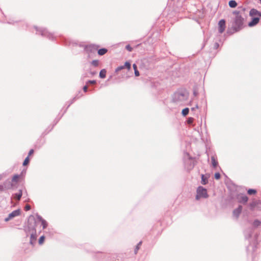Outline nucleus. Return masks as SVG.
<instances>
[{
  "label": "nucleus",
  "mask_w": 261,
  "mask_h": 261,
  "mask_svg": "<svg viewBox=\"0 0 261 261\" xmlns=\"http://www.w3.org/2000/svg\"><path fill=\"white\" fill-rule=\"evenodd\" d=\"M189 97V93L185 89H179L172 95V101L177 105H181Z\"/></svg>",
  "instance_id": "1"
},
{
  "label": "nucleus",
  "mask_w": 261,
  "mask_h": 261,
  "mask_svg": "<svg viewBox=\"0 0 261 261\" xmlns=\"http://www.w3.org/2000/svg\"><path fill=\"white\" fill-rule=\"evenodd\" d=\"M233 14L236 16L232 27L235 32H238L243 28L244 18L240 15L239 11H235Z\"/></svg>",
  "instance_id": "2"
},
{
  "label": "nucleus",
  "mask_w": 261,
  "mask_h": 261,
  "mask_svg": "<svg viewBox=\"0 0 261 261\" xmlns=\"http://www.w3.org/2000/svg\"><path fill=\"white\" fill-rule=\"evenodd\" d=\"M35 28L37 31V34H40L42 36L46 37L50 40H53L54 38V35L48 32L46 29L37 27H35Z\"/></svg>",
  "instance_id": "3"
},
{
  "label": "nucleus",
  "mask_w": 261,
  "mask_h": 261,
  "mask_svg": "<svg viewBox=\"0 0 261 261\" xmlns=\"http://www.w3.org/2000/svg\"><path fill=\"white\" fill-rule=\"evenodd\" d=\"M208 197V195L206 189L202 186L198 187L197 189L196 199L199 200L201 198H207Z\"/></svg>",
  "instance_id": "4"
},
{
  "label": "nucleus",
  "mask_w": 261,
  "mask_h": 261,
  "mask_svg": "<svg viewBox=\"0 0 261 261\" xmlns=\"http://www.w3.org/2000/svg\"><path fill=\"white\" fill-rule=\"evenodd\" d=\"M186 154L188 158L184 161L185 167L188 171H190L195 166V163L193 159L189 156V154L187 153Z\"/></svg>",
  "instance_id": "5"
},
{
  "label": "nucleus",
  "mask_w": 261,
  "mask_h": 261,
  "mask_svg": "<svg viewBox=\"0 0 261 261\" xmlns=\"http://www.w3.org/2000/svg\"><path fill=\"white\" fill-rule=\"evenodd\" d=\"M257 235H255L253 238L252 243L250 242L249 245L247 247L248 254H249L250 252H251V253H253L255 251L257 248Z\"/></svg>",
  "instance_id": "6"
},
{
  "label": "nucleus",
  "mask_w": 261,
  "mask_h": 261,
  "mask_svg": "<svg viewBox=\"0 0 261 261\" xmlns=\"http://www.w3.org/2000/svg\"><path fill=\"white\" fill-rule=\"evenodd\" d=\"M31 217H30L28 222V226L25 227L24 229L27 236H28L29 234H31V233L36 232L35 225L30 223V220L31 219Z\"/></svg>",
  "instance_id": "7"
},
{
  "label": "nucleus",
  "mask_w": 261,
  "mask_h": 261,
  "mask_svg": "<svg viewBox=\"0 0 261 261\" xmlns=\"http://www.w3.org/2000/svg\"><path fill=\"white\" fill-rule=\"evenodd\" d=\"M21 211L19 209L13 211L10 214H9L8 216L5 219V221L8 222L9 220L12 219L15 217L18 216L20 215Z\"/></svg>",
  "instance_id": "8"
},
{
  "label": "nucleus",
  "mask_w": 261,
  "mask_h": 261,
  "mask_svg": "<svg viewBox=\"0 0 261 261\" xmlns=\"http://www.w3.org/2000/svg\"><path fill=\"white\" fill-rule=\"evenodd\" d=\"M236 199L238 200L239 203L244 204H246L248 200V197L246 195L243 194H237L236 196Z\"/></svg>",
  "instance_id": "9"
},
{
  "label": "nucleus",
  "mask_w": 261,
  "mask_h": 261,
  "mask_svg": "<svg viewBox=\"0 0 261 261\" xmlns=\"http://www.w3.org/2000/svg\"><path fill=\"white\" fill-rule=\"evenodd\" d=\"M260 204H261L260 200L254 199L251 203H249V207L250 210L253 211L256 207L258 206V205Z\"/></svg>",
  "instance_id": "10"
},
{
  "label": "nucleus",
  "mask_w": 261,
  "mask_h": 261,
  "mask_svg": "<svg viewBox=\"0 0 261 261\" xmlns=\"http://www.w3.org/2000/svg\"><path fill=\"white\" fill-rule=\"evenodd\" d=\"M225 21L224 19H221L218 23V31L219 33L222 34L225 29Z\"/></svg>",
  "instance_id": "11"
},
{
  "label": "nucleus",
  "mask_w": 261,
  "mask_h": 261,
  "mask_svg": "<svg viewBox=\"0 0 261 261\" xmlns=\"http://www.w3.org/2000/svg\"><path fill=\"white\" fill-rule=\"evenodd\" d=\"M253 232L252 228H249L244 231L245 237L246 239H250L251 238L252 234Z\"/></svg>",
  "instance_id": "12"
},
{
  "label": "nucleus",
  "mask_w": 261,
  "mask_h": 261,
  "mask_svg": "<svg viewBox=\"0 0 261 261\" xmlns=\"http://www.w3.org/2000/svg\"><path fill=\"white\" fill-rule=\"evenodd\" d=\"M250 16L261 17V12L257 11L256 9H252L249 12Z\"/></svg>",
  "instance_id": "13"
},
{
  "label": "nucleus",
  "mask_w": 261,
  "mask_h": 261,
  "mask_svg": "<svg viewBox=\"0 0 261 261\" xmlns=\"http://www.w3.org/2000/svg\"><path fill=\"white\" fill-rule=\"evenodd\" d=\"M242 206L240 205H239V206L234 209L233 211V215L234 217H235L236 218H238L240 214L242 212Z\"/></svg>",
  "instance_id": "14"
},
{
  "label": "nucleus",
  "mask_w": 261,
  "mask_h": 261,
  "mask_svg": "<svg viewBox=\"0 0 261 261\" xmlns=\"http://www.w3.org/2000/svg\"><path fill=\"white\" fill-rule=\"evenodd\" d=\"M259 21L258 17H254L252 18V20L248 23V26L250 27H253L256 25Z\"/></svg>",
  "instance_id": "15"
},
{
  "label": "nucleus",
  "mask_w": 261,
  "mask_h": 261,
  "mask_svg": "<svg viewBox=\"0 0 261 261\" xmlns=\"http://www.w3.org/2000/svg\"><path fill=\"white\" fill-rule=\"evenodd\" d=\"M30 235V243L32 245H34L35 243H36V239H37V233L36 232V233H31Z\"/></svg>",
  "instance_id": "16"
},
{
  "label": "nucleus",
  "mask_w": 261,
  "mask_h": 261,
  "mask_svg": "<svg viewBox=\"0 0 261 261\" xmlns=\"http://www.w3.org/2000/svg\"><path fill=\"white\" fill-rule=\"evenodd\" d=\"M22 195V191L21 190H19V192L14 195V198L17 201H19Z\"/></svg>",
  "instance_id": "17"
},
{
  "label": "nucleus",
  "mask_w": 261,
  "mask_h": 261,
  "mask_svg": "<svg viewBox=\"0 0 261 261\" xmlns=\"http://www.w3.org/2000/svg\"><path fill=\"white\" fill-rule=\"evenodd\" d=\"M211 160H212V164L213 167L214 168H216L218 165V162L216 160L214 156H211Z\"/></svg>",
  "instance_id": "18"
},
{
  "label": "nucleus",
  "mask_w": 261,
  "mask_h": 261,
  "mask_svg": "<svg viewBox=\"0 0 261 261\" xmlns=\"http://www.w3.org/2000/svg\"><path fill=\"white\" fill-rule=\"evenodd\" d=\"M107 71L105 69H101L99 72V77L101 79H104L106 76Z\"/></svg>",
  "instance_id": "19"
},
{
  "label": "nucleus",
  "mask_w": 261,
  "mask_h": 261,
  "mask_svg": "<svg viewBox=\"0 0 261 261\" xmlns=\"http://www.w3.org/2000/svg\"><path fill=\"white\" fill-rule=\"evenodd\" d=\"M108 51V49L105 48H100L98 50V54L100 56L105 55Z\"/></svg>",
  "instance_id": "20"
},
{
  "label": "nucleus",
  "mask_w": 261,
  "mask_h": 261,
  "mask_svg": "<svg viewBox=\"0 0 261 261\" xmlns=\"http://www.w3.org/2000/svg\"><path fill=\"white\" fill-rule=\"evenodd\" d=\"M229 6L230 8H235L237 6V3L234 0H231L229 2Z\"/></svg>",
  "instance_id": "21"
},
{
  "label": "nucleus",
  "mask_w": 261,
  "mask_h": 261,
  "mask_svg": "<svg viewBox=\"0 0 261 261\" xmlns=\"http://www.w3.org/2000/svg\"><path fill=\"white\" fill-rule=\"evenodd\" d=\"M208 182L207 178L205 177L203 174L201 175V184L202 185H206Z\"/></svg>",
  "instance_id": "22"
},
{
  "label": "nucleus",
  "mask_w": 261,
  "mask_h": 261,
  "mask_svg": "<svg viewBox=\"0 0 261 261\" xmlns=\"http://www.w3.org/2000/svg\"><path fill=\"white\" fill-rule=\"evenodd\" d=\"M252 225L254 227L256 228L261 225V221L256 219L253 221Z\"/></svg>",
  "instance_id": "23"
},
{
  "label": "nucleus",
  "mask_w": 261,
  "mask_h": 261,
  "mask_svg": "<svg viewBox=\"0 0 261 261\" xmlns=\"http://www.w3.org/2000/svg\"><path fill=\"white\" fill-rule=\"evenodd\" d=\"M133 68L135 71V74L136 76H138L140 75L139 71L137 69V66L135 64L133 65Z\"/></svg>",
  "instance_id": "24"
},
{
  "label": "nucleus",
  "mask_w": 261,
  "mask_h": 261,
  "mask_svg": "<svg viewBox=\"0 0 261 261\" xmlns=\"http://www.w3.org/2000/svg\"><path fill=\"white\" fill-rule=\"evenodd\" d=\"M189 112V109L186 108L182 110L181 114L184 116H187Z\"/></svg>",
  "instance_id": "25"
},
{
  "label": "nucleus",
  "mask_w": 261,
  "mask_h": 261,
  "mask_svg": "<svg viewBox=\"0 0 261 261\" xmlns=\"http://www.w3.org/2000/svg\"><path fill=\"white\" fill-rule=\"evenodd\" d=\"M99 61L98 60H93L91 64L92 65H93L94 67H97L99 65Z\"/></svg>",
  "instance_id": "26"
},
{
  "label": "nucleus",
  "mask_w": 261,
  "mask_h": 261,
  "mask_svg": "<svg viewBox=\"0 0 261 261\" xmlns=\"http://www.w3.org/2000/svg\"><path fill=\"white\" fill-rule=\"evenodd\" d=\"M19 175H17V174L14 175L12 177V181L17 182L18 181V179L19 178Z\"/></svg>",
  "instance_id": "27"
},
{
  "label": "nucleus",
  "mask_w": 261,
  "mask_h": 261,
  "mask_svg": "<svg viewBox=\"0 0 261 261\" xmlns=\"http://www.w3.org/2000/svg\"><path fill=\"white\" fill-rule=\"evenodd\" d=\"M7 182H5L3 185H0V191H3L6 190Z\"/></svg>",
  "instance_id": "28"
},
{
  "label": "nucleus",
  "mask_w": 261,
  "mask_h": 261,
  "mask_svg": "<svg viewBox=\"0 0 261 261\" xmlns=\"http://www.w3.org/2000/svg\"><path fill=\"white\" fill-rule=\"evenodd\" d=\"M256 193V191L254 189H250L248 190L247 191V193L249 194V195H252V194H254Z\"/></svg>",
  "instance_id": "29"
},
{
  "label": "nucleus",
  "mask_w": 261,
  "mask_h": 261,
  "mask_svg": "<svg viewBox=\"0 0 261 261\" xmlns=\"http://www.w3.org/2000/svg\"><path fill=\"white\" fill-rule=\"evenodd\" d=\"M41 222L43 227V229L46 228V227L47 226V222L44 219H43L42 221H41Z\"/></svg>",
  "instance_id": "30"
},
{
  "label": "nucleus",
  "mask_w": 261,
  "mask_h": 261,
  "mask_svg": "<svg viewBox=\"0 0 261 261\" xmlns=\"http://www.w3.org/2000/svg\"><path fill=\"white\" fill-rule=\"evenodd\" d=\"M6 182H7L6 190L11 189L13 187L12 184H11L10 181H6Z\"/></svg>",
  "instance_id": "31"
},
{
  "label": "nucleus",
  "mask_w": 261,
  "mask_h": 261,
  "mask_svg": "<svg viewBox=\"0 0 261 261\" xmlns=\"http://www.w3.org/2000/svg\"><path fill=\"white\" fill-rule=\"evenodd\" d=\"M125 68H127L128 70L130 69L131 65L129 62H126L124 65Z\"/></svg>",
  "instance_id": "32"
},
{
  "label": "nucleus",
  "mask_w": 261,
  "mask_h": 261,
  "mask_svg": "<svg viewBox=\"0 0 261 261\" xmlns=\"http://www.w3.org/2000/svg\"><path fill=\"white\" fill-rule=\"evenodd\" d=\"M124 68H125V67H124V65L118 66L117 68H116L115 72L117 73L119 71H120Z\"/></svg>",
  "instance_id": "33"
},
{
  "label": "nucleus",
  "mask_w": 261,
  "mask_h": 261,
  "mask_svg": "<svg viewBox=\"0 0 261 261\" xmlns=\"http://www.w3.org/2000/svg\"><path fill=\"white\" fill-rule=\"evenodd\" d=\"M29 157L28 156L24 160L23 163V166H26L29 163Z\"/></svg>",
  "instance_id": "34"
},
{
  "label": "nucleus",
  "mask_w": 261,
  "mask_h": 261,
  "mask_svg": "<svg viewBox=\"0 0 261 261\" xmlns=\"http://www.w3.org/2000/svg\"><path fill=\"white\" fill-rule=\"evenodd\" d=\"M44 239H45L44 236H41L39 239V244H42L43 243V242H44Z\"/></svg>",
  "instance_id": "35"
},
{
  "label": "nucleus",
  "mask_w": 261,
  "mask_h": 261,
  "mask_svg": "<svg viewBox=\"0 0 261 261\" xmlns=\"http://www.w3.org/2000/svg\"><path fill=\"white\" fill-rule=\"evenodd\" d=\"M194 119L192 117H190L187 120V123L189 124H191L193 123Z\"/></svg>",
  "instance_id": "36"
},
{
  "label": "nucleus",
  "mask_w": 261,
  "mask_h": 261,
  "mask_svg": "<svg viewBox=\"0 0 261 261\" xmlns=\"http://www.w3.org/2000/svg\"><path fill=\"white\" fill-rule=\"evenodd\" d=\"M126 49H127L129 51H132L133 50V48L130 46V45L128 44L125 46Z\"/></svg>",
  "instance_id": "37"
},
{
  "label": "nucleus",
  "mask_w": 261,
  "mask_h": 261,
  "mask_svg": "<svg viewBox=\"0 0 261 261\" xmlns=\"http://www.w3.org/2000/svg\"><path fill=\"white\" fill-rule=\"evenodd\" d=\"M220 174L219 172H217L215 174V178L216 179H219L220 178Z\"/></svg>",
  "instance_id": "38"
},
{
  "label": "nucleus",
  "mask_w": 261,
  "mask_h": 261,
  "mask_svg": "<svg viewBox=\"0 0 261 261\" xmlns=\"http://www.w3.org/2000/svg\"><path fill=\"white\" fill-rule=\"evenodd\" d=\"M36 217L37 219L40 222L43 220L42 217L40 215H38V214H37Z\"/></svg>",
  "instance_id": "39"
},
{
  "label": "nucleus",
  "mask_w": 261,
  "mask_h": 261,
  "mask_svg": "<svg viewBox=\"0 0 261 261\" xmlns=\"http://www.w3.org/2000/svg\"><path fill=\"white\" fill-rule=\"evenodd\" d=\"M96 84V81L95 80H89L87 81V84Z\"/></svg>",
  "instance_id": "40"
},
{
  "label": "nucleus",
  "mask_w": 261,
  "mask_h": 261,
  "mask_svg": "<svg viewBox=\"0 0 261 261\" xmlns=\"http://www.w3.org/2000/svg\"><path fill=\"white\" fill-rule=\"evenodd\" d=\"M24 210L26 211L30 210H31V206L30 205H29V204L25 205V206L24 207Z\"/></svg>",
  "instance_id": "41"
},
{
  "label": "nucleus",
  "mask_w": 261,
  "mask_h": 261,
  "mask_svg": "<svg viewBox=\"0 0 261 261\" xmlns=\"http://www.w3.org/2000/svg\"><path fill=\"white\" fill-rule=\"evenodd\" d=\"M140 247H138V245H137L135 249V250H134V252H135V254H137V252H138V250L139 249Z\"/></svg>",
  "instance_id": "42"
},
{
  "label": "nucleus",
  "mask_w": 261,
  "mask_h": 261,
  "mask_svg": "<svg viewBox=\"0 0 261 261\" xmlns=\"http://www.w3.org/2000/svg\"><path fill=\"white\" fill-rule=\"evenodd\" d=\"M197 109H198V104H196L195 107H193L191 108V110L193 111Z\"/></svg>",
  "instance_id": "43"
},
{
  "label": "nucleus",
  "mask_w": 261,
  "mask_h": 261,
  "mask_svg": "<svg viewBox=\"0 0 261 261\" xmlns=\"http://www.w3.org/2000/svg\"><path fill=\"white\" fill-rule=\"evenodd\" d=\"M34 152V150L33 149H31L29 152V153H28V156H29L30 155H31V154H32Z\"/></svg>",
  "instance_id": "44"
},
{
  "label": "nucleus",
  "mask_w": 261,
  "mask_h": 261,
  "mask_svg": "<svg viewBox=\"0 0 261 261\" xmlns=\"http://www.w3.org/2000/svg\"><path fill=\"white\" fill-rule=\"evenodd\" d=\"M88 90V86L87 85L84 86L83 87V90L85 92H86Z\"/></svg>",
  "instance_id": "45"
},
{
  "label": "nucleus",
  "mask_w": 261,
  "mask_h": 261,
  "mask_svg": "<svg viewBox=\"0 0 261 261\" xmlns=\"http://www.w3.org/2000/svg\"><path fill=\"white\" fill-rule=\"evenodd\" d=\"M193 94L195 96H196L198 95V91L194 89L193 91Z\"/></svg>",
  "instance_id": "46"
},
{
  "label": "nucleus",
  "mask_w": 261,
  "mask_h": 261,
  "mask_svg": "<svg viewBox=\"0 0 261 261\" xmlns=\"http://www.w3.org/2000/svg\"><path fill=\"white\" fill-rule=\"evenodd\" d=\"M219 43L216 42V43H215V44H214V48H215V49H217V48L219 47Z\"/></svg>",
  "instance_id": "47"
},
{
  "label": "nucleus",
  "mask_w": 261,
  "mask_h": 261,
  "mask_svg": "<svg viewBox=\"0 0 261 261\" xmlns=\"http://www.w3.org/2000/svg\"><path fill=\"white\" fill-rule=\"evenodd\" d=\"M75 97H74L72 100V101L70 102V103L68 105V107H69L70 105L71 104L73 101L75 99Z\"/></svg>",
  "instance_id": "48"
},
{
  "label": "nucleus",
  "mask_w": 261,
  "mask_h": 261,
  "mask_svg": "<svg viewBox=\"0 0 261 261\" xmlns=\"http://www.w3.org/2000/svg\"><path fill=\"white\" fill-rule=\"evenodd\" d=\"M142 243V241H140V242L138 243V244H137V245H138V247H140V245H141Z\"/></svg>",
  "instance_id": "49"
},
{
  "label": "nucleus",
  "mask_w": 261,
  "mask_h": 261,
  "mask_svg": "<svg viewBox=\"0 0 261 261\" xmlns=\"http://www.w3.org/2000/svg\"><path fill=\"white\" fill-rule=\"evenodd\" d=\"M94 47V45H90L88 48H93Z\"/></svg>",
  "instance_id": "50"
},
{
  "label": "nucleus",
  "mask_w": 261,
  "mask_h": 261,
  "mask_svg": "<svg viewBox=\"0 0 261 261\" xmlns=\"http://www.w3.org/2000/svg\"><path fill=\"white\" fill-rule=\"evenodd\" d=\"M92 73V74H95V73H96V72H92V73Z\"/></svg>",
  "instance_id": "51"
},
{
  "label": "nucleus",
  "mask_w": 261,
  "mask_h": 261,
  "mask_svg": "<svg viewBox=\"0 0 261 261\" xmlns=\"http://www.w3.org/2000/svg\"><path fill=\"white\" fill-rule=\"evenodd\" d=\"M8 23H12V22H8Z\"/></svg>",
  "instance_id": "52"
},
{
  "label": "nucleus",
  "mask_w": 261,
  "mask_h": 261,
  "mask_svg": "<svg viewBox=\"0 0 261 261\" xmlns=\"http://www.w3.org/2000/svg\"><path fill=\"white\" fill-rule=\"evenodd\" d=\"M2 179V177L1 176H0V180Z\"/></svg>",
  "instance_id": "53"
},
{
  "label": "nucleus",
  "mask_w": 261,
  "mask_h": 261,
  "mask_svg": "<svg viewBox=\"0 0 261 261\" xmlns=\"http://www.w3.org/2000/svg\"><path fill=\"white\" fill-rule=\"evenodd\" d=\"M259 1H260V3H261V0H259Z\"/></svg>",
  "instance_id": "54"
}]
</instances>
